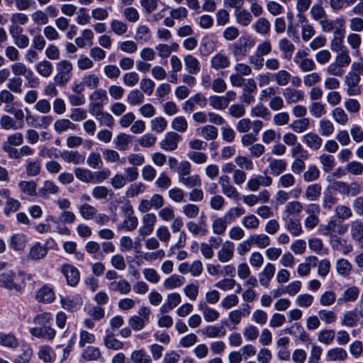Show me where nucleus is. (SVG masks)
Here are the masks:
<instances>
[{
    "label": "nucleus",
    "instance_id": "nucleus-24",
    "mask_svg": "<svg viewBox=\"0 0 363 363\" xmlns=\"http://www.w3.org/2000/svg\"><path fill=\"white\" fill-rule=\"evenodd\" d=\"M26 244L27 237L23 233L13 234L9 240V247L15 251H22Z\"/></svg>",
    "mask_w": 363,
    "mask_h": 363
},
{
    "label": "nucleus",
    "instance_id": "nucleus-4",
    "mask_svg": "<svg viewBox=\"0 0 363 363\" xmlns=\"http://www.w3.org/2000/svg\"><path fill=\"white\" fill-rule=\"evenodd\" d=\"M264 123L260 120H255L251 121V120L248 118H244L239 120L236 125V130L240 133H247L252 128V131L255 134H258V133L263 128Z\"/></svg>",
    "mask_w": 363,
    "mask_h": 363
},
{
    "label": "nucleus",
    "instance_id": "nucleus-22",
    "mask_svg": "<svg viewBox=\"0 0 363 363\" xmlns=\"http://www.w3.org/2000/svg\"><path fill=\"white\" fill-rule=\"evenodd\" d=\"M233 255L234 244L231 242H225L218 252V258L221 262L230 261L233 257Z\"/></svg>",
    "mask_w": 363,
    "mask_h": 363
},
{
    "label": "nucleus",
    "instance_id": "nucleus-7",
    "mask_svg": "<svg viewBox=\"0 0 363 363\" xmlns=\"http://www.w3.org/2000/svg\"><path fill=\"white\" fill-rule=\"evenodd\" d=\"M29 332L32 336L48 341H52L56 335V330L50 325L33 327Z\"/></svg>",
    "mask_w": 363,
    "mask_h": 363
},
{
    "label": "nucleus",
    "instance_id": "nucleus-25",
    "mask_svg": "<svg viewBox=\"0 0 363 363\" xmlns=\"http://www.w3.org/2000/svg\"><path fill=\"white\" fill-rule=\"evenodd\" d=\"M234 16L235 17L236 22L239 25L245 27L249 26L253 20L251 13L242 8L235 9L234 11Z\"/></svg>",
    "mask_w": 363,
    "mask_h": 363
},
{
    "label": "nucleus",
    "instance_id": "nucleus-8",
    "mask_svg": "<svg viewBox=\"0 0 363 363\" xmlns=\"http://www.w3.org/2000/svg\"><path fill=\"white\" fill-rule=\"evenodd\" d=\"M307 52L298 51L294 58V62L298 66L301 71L308 72L315 69V64L312 59L307 58Z\"/></svg>",
    "mask_w": 363,
    "mask_h": 363
},
{
    "label": "nucleus",
    "instance_id": "nucleus-57",
    "mask_svg": "<svg viewBox=\"0 0 363 363\" xmlns=\"http://www.w3.org/2000/svg\"><path fill=\"white\" fill-rule=\"evenodd\" d=\"M303 209V204L298 201L288 202L285 206L284 212L287 213V216L299 214Z\"/></svg>",
    "mask_w": 363,
    "mask_h": 363
},
{
    "label": "nucleus",
    "instance_id": "nucleus-9",
    "mask_svg": "<svg viewBox=\"0 0 363 363\" xmlns=\"http://www.w3.org/2000/svg\"><path fill=\"white\" fill-rule=\"evenodd\" d=\"M350 235L354 242L363 249V221L355 220L350 223Z\"/></svg>",
    "mask_w": 363,
    "mask_h": 363
},
{
    "label": "nucleus",
    "instance_id": "nucleus-59",
    "mask_svg": "<svg viewBox=\"0 0 363 363\" xmlns=\"http://www.w3.org/2000/svg\"><path fill=\"white\" fill-rule=\"evenodd\" d=\"M320 177V170L314 165L311 164L308 167L307 170L303 172V179L306 182H311L317 180Z\"/></svg>",
    "mask_w": 363,
    "mask_h": 363
},
{
    "label": "nucleus",
    "instance_id": "nucleus-3",
    "mask_svg": "<svg viewBox=\"0 0 363 363\" xmlns=\"http://www.w3.org/2000/svg\"><path fill=\"white\" fill-rule=\"evenodd\" d=\"M345 20L342 17L337 18L335 20L324 18L321 21L322 30L325 33L333 32V35L345 33Z\"/></svg>",
    "mask_w": 363,
    "mask_h": 363
},
{
    "label": "nucleus",
    "instance_id": "nucleus-58",
    "mask_svg": "<svg viewBox=\"0 0 363 363\" xmlns=\"http://www.w3.org/2000/svg\"><path fill=\"white\" fill-rule=\"evenodd\" d=\"M23 143V135L20 132H16L8 135L6 140L3 142L2 145L4 146H20Z\"/></svg>",
    "mask_w": 363,
    "mask_h": 363
},
{
    "label": "nucleus",
    "instance_id": "nucleus-5",
    "mask_svg": "<svg viewBox=\"0 0 363 363\" xmlns=\"http://www.w3.org/2000/svg\"><path fill=\"white\" fill-rule=\"evenodd\" d=\"M157 220V216L155 213H147L145 214L142 218V225L138 230L140 235L145 238L152 234Z\"/></svg>",
    "mask_w": 363,
    "mask_h": 363
},
{
    "label": "nucleus",
    "instance_id": "nucleus-19",
    "mask_svg": "<svg viewBox=\"0 0 363 363\" xmlns=\"http://www.w3.org/2000/svg\"><path fill=\"white\" fill-rule=\"evenodd\" d=\"M303 142L312 150H318L322 145L323 140L316 133H308L303 136Z\"/></svg>",
    "mask_w": 363,
    "mask_h": 363
},
{
    "label": "nucleus",
    "instance_id": "nucleus-23",
    "mask_svg": "<svg viewBox=\"0 0 363 363\" xmlns=\"http://www.w3.org/2000/svg\"><path fill=\"white\" fill-rule=\"evenodd\" d=\"M278 45L281 52L282 58L287 60H291L295 50L294 45L289 39L284 38L279 41Z\"/></svg>",
    "mask_w": 363,
    "mask_h": 363
},
{
    "label": "nucleus",
    "instance_id": "nucleus-48",
    "mask_svg": "<svg viewBox=\"0 0 363 363\" xmlns=\"http://www.w3.org/2000/svg\"><path fill=\"white\" fill-rule=\"evenodd\" d=\"M0 345L4 347L15 348L18 345V340L12 333H0Z\"/></svg>",
    "mask_w": 363,
    "mask_h": 363
},
{
    "label": "nucleus",
    "instance_id": "nucleus-47",
    "mask_svg": "<svg viewBox=\"0 0 363 363\" xmlns=\"http://www.w3.org/2000/svg\"><path fill=\"white\" fill-rule=\"evenodd\" d=\"M21 191L28 196H35L37 194V184L33 181H21L18 183Z\"/></svg>",
    "mask_w": 363,
    "mask_h": 363
},
{
    "label": "nucleus",
    "instance_id": "nucleus-18",
    "mask_svg": "<svg viewBox=\"0 0 363 363\" xmlns=\"http://www.w3.org/2000/svg\"><path fill=\"white\" fill-rule=\"evenodd\" d=\"M61 158L67 163L81 164L85 161V157L78 151L65 150L60 154Z\"/></svg>",
    "mask_w": 363,
    "mask_h": 363
},
{
    "label": "nucleus",
    "instance_id": "nucleus-60",
    "mask_svg": "<svg viewBox=\"0 0 363 363\" xmlns=\"http://www.w3.org/2000/svg\"><path fill=\"white\" fill-rule=\"evenodd\" d=\"M151 130L157 133H161L167 127V121L164 117H156L150 121Z\"/></svg>",
    "mask_w": 363,
    "mask_h": 363
},
{
    "label": "nucleus",
    "instance_id": "nucleus-45",
    "mask_svg": "<svg viewBox=\"0 0 363 363\" xmlns=\"http://www.w3.org/2000/svg\"><path fill=\"white\" fill-rule=\"evenodd\" d=\"M123 222L118 226V229H125L127 231H133L138 225V219L134 215L124 216Z\"/></svg>",
    "mask_w": 363,
    "mask_h": 363
},
{
    "label": "nucleus",
    "instance_id": "nucleus-21",
    "mask_svg": "<svg viewBox=\"0 0 363 363\" xmlns=\"http://www.w3.org/2000/svg\"><path fill=\"white\" fill-rule=\"evenodd\" d=\"M48 254V247L36 242L30 248L28 252V258L32 260L43 259Z\"/></svg>",
    "mask_w": 363,
    "mask_h": 363
},
{
    "label": "nucleus",
    "instance_id": "nucleus-28",
    "mask_svg": "<svg viewBox=\"0 0 363 363\" xmlns=\"http://www.w3.org/2000/svg\"><path fill=\"white\" fill-rule=\"evenodd\" d=\"M269 162V169L270 170V174L274 176H279L286 169L287 162L285 160L270 159Z\"/></svg>",
    "mask_w": 363,
    "mask_h": 363
},
{
    "label": "nucleus",
    "instance_id": "nucleus-16",
    "mask_svg": "<svg viewBox=\"0 0 363 363\" xmlns=\"http://www.w3.org/2000/svg\"><path fill=\"white\" fill-rule=\"evenodd\" d=\"M182 301V297L178 293L168 294L166 302L163 303L160 311L162 313H167L178 306Z\"/></svg>",
    "mask_w": 363,
    "mask_h": 363
},
{
    "label": "nucleus",
    "instance_id": "nucleus-26",
    "mask_svg": "<svg viewBox=\"0 0 363 363\" xmlns=\"http://www.w3.org/2000/svg\"><path fill=\"white\" fill-rule=\"evenodd\" d=\"M359 294V289L355 286H350L345 289L342 295L337 299V303L341 305L347 302H354Z\"/></svg>",
    "mask_w": 363,
    "mask_h": 363
},
{
    "label": "nucleus",
    "instance_id": "nucleus-49",
    "mask_svg": "<svg viewBox=\"0 0 363 363\" xmlns=\"http://www.w3.org/2000/svg\"><path fill=\"white\" fill-rule=\"evenodd\" d=\"M179 182L187 188L199 187L201 185V179L199 174L191 175L189 174L188 176L182 178V180Z\"/></svg>",
    "mask_w": 363,
    "mask_h": 363
},
{
    "label": "nucleus",
    "instance_id": "nucleus-52",
    "mask_svg": "<svg viewBox=\"0 0 363 363\" xmlns=\"http://www.w3.org/2000/svg\"><path fill=\"white\" fill-rule=\"evenodd\" d=\"M345 37V33H339L337 35H333V38L330 41V49L335 52H340L343 51L344 50H348L343 45V40Z\"/></svg>",
    "mask_w": 363,
    "mask_h": 363
},
{
    "label": "nucleus",
    "instance_id": "nucleus-27",
    "mask_svg": "<svg viewBox=\"0 0 363 363\" xmlns=\"http://www.w3.org/2000/svg\"><path fill=\"white\" fill-rule=\"evenodd\" d=\"M130 360L133 363H153L151 355L144 348L133 350Z\"/></svg>",
    "mask_w": 363,
    "mask_h": 363
},
{
    "label": "nucleus",
    "instance_id": "nucleus-39",
    "mask_svg": "<svg viewBox=\"0 0 363 363\" xmlns=\"http://www.w3.org/2000/svg\"><path fill=\"white\" fill-rule=\"evenodd\" d=\"M53 127L55 132L58 134H61L69 129L72 130L76 129V125L66 118L57 119L55 122Z\"/></svg>",
    "mask_w": 363,
    "mask_h": 363
},
{
    "label": "nucleus",
    "instance_id": "nucleus-35",
    "mask_svg": "<svg viewBox=\"0 0 363 363\" xmlns=\"http://www.w3.org/2000/svg\"><path fill=\"white\" fill-rule=\"evenodd\" d=\"M38 356L40 359L45 363L54 362L55 354L52 348L49 345H42L39 347Z\"/></svg>",
    "mask_w": 363,
    "mask_h": 363
},
{
    "label": "nucleus",
    "instance_id": "nucleus-56",
    "mask_svg": "<svg viewBox=\"0 0 363 363\" xmlns=\"http://www.w3.org/2000/svg\"><path fill=\"white\" fill-rule=\"evenodd\" d=\"M242 225L247 230H255L259 226V218L253 214L245 216L242 219Z\"/></svg>",
    "mask_w": 363,
    "mask_h": 363
},
{
    "label": "nucleus",
    "instance_id": "nucleus-30",
    "mask_svg": "<svg viewBox=\"0 0 363 363\" xmlns=\"http://www.w3.org/2000/svg\"><path fill=\"white\" fill-rule=\"evenodd\" d=\"M274 265L271 263L267 264L262 272L259 274L260 284L264 287H268L269 286L270 280L274 275Z\"/></svg>",
    "mask_w": 363,
    "mask_h": 363
},
{
    "label": "nucleus",
    "instance_id": "nucleus-42",
    "mask_svg": "<svg viewBox=\"0 0 363 363\" xmlns=\"http://www.w3.org/2000/svg\"><path fill=\"white\" fill-rule=\"evenodd\" d=\"M184 277L173 274L164 280L163 286L166 289H173L182 286L184 283Z\"/></svg>",
    "mask_w": 363,
    "mask_h": 363
},
{
    "label": "nucleus",
    "instance_id": "nucleus-17",
    "mask_svg": "<svg viewBox=\"0 0 363 363\" xmlns=\"http://www.w3.org/2000/svg\"><path fill=\"white\" fill-rule=\"evenodd\" d=\"M108 287L109 290L123 295L129 294L131 290L130 284L125 279L113 281L108 284Z\"/></svg>",
    "mask_w": 363,
    "mask_h": 363
},
{
    "label": "nucleus",
    "instance_id": "nucleus-29",
    "mask_svg": "<svg viewBox=\"0 0 363 363\" xmlns=\"http://www.w3.org/2000/svg\"><path fill=\"white\" fill-rule=\"evenodd\" d=\"M198 308L202 311L203 318L206 322H213L218 319L220 313L218 311L208 306L205 302H200Z\"/></svg>",
    "mask_w": 363,
    "mask_h": 363
},
{
    "label": "nucleus",
    "instance_id": "nucleus-62",
    "mask_svg": "<svg viewBox=\"0 0 363 363\" xmlns=\"http://www.w3.org/2000/svg\"><path fill=\"white\" fill-rule=\"evenodd\" d=\"M257 33L266 35L271 28L270 22L265 18H259L253 26Z\"/></svg>",
    "mask_w": 363,
    "mask_h": 363
},
{
    "label": "nucleus",
    "instance_id": "nucleus-32",
    "mask_svg": "<svg viewBox=\"0 0 363 363\" xmlns=\"http://www.w3.org/2000/svg\"><path fill=\"white\" fill-rule=\"evenodd\" d=\"M184 65L189 74H196L201 70V64L199 60L192 55H187L184 58Z\"/></svg>",
    "mask_w": 363,
    "mask_h": 363
},
{
    "label": "nucleus",
    "instance_id": "nucleus-37",
    "mask_svg": "<svg viewBox=\"0 0 363 363\" xmlns=\"http://www.w3.org/2000/svg\"><path fill=\"white\" fill-rule=\"evenodd\" d=\"M131 142V136L125 133L118 134L113 140L115 147L119 151H125Z\"/></svg>",
    "mask_w": 363,
    "mask_h": 363
},
{
    "label": "nucleus",
    "instance_id": "nucleus-41",
    "mask_svg": "<svg viewBox=\"0 0 363 363\" xmlns=\"http://www.w3.org/2000/svg\"><path fill=\"white\" fill-rule=\"evenodd\" d=\"M107 334L104 337V345L105 346L110 350H119L123 348V343L116 339L113 334L109 333L108 330L106 331Z\"/></svg>",
    "mask_w": 363,
    "mask_h": 363
},
{
    "label": "nucleus",
    "instance_id": "nucleus-12",
    "mask_svg": "<svg viewBox=\"0 0 363 363\" xmlns=\"http://www.w3.org/2000/svg\"><path fill=\"white\" fill-rule=\"evenodd\" d=\"M61 272L66 277L67 284L71 286H75L79 281V270L71 264H65L61 268Z\"/></svg>",
    "mask_w": 363,
    "mask_h": 363
},
{
    "label": "nucleus",
    "instance_id": "nucleus-33",
    "mask_svg": "<svg viewBox=\"0 0 363 363\" xmlns=\"http://www.w3.org/2000/svg\"><path fill=\"white\" fill-rule=\"evenodd\" d=\"M230 64L229 58L222 53L215 55L211 60V67L216 70L225 69L230 66Z\"/></svg>",
    "mask_w": 363,
    "mask_h": 363
},
{
    "label": "nucleus",
    "instance_id": "nucleus-15",
    "mask_svg": "<svg viewBox=\"0 0 363 363\" xmlns=\"http://www.w3.org/2000/svg\"><path fill=\"white\" fill-rule=\"evenodd\" d=\"M35 298L40 303H51L55 299V294L52 288L44 285L37 291Z\"/></svg>",
    "mask_w": 363,
    "mask_h": 363
},
{
    "label": "nucleus",
    "instance_id": "nucleus-6",
    "mask_svg": "<svg viewBox=\"0 0 363 363\" xmlns=\"http://www.w3.org/2000/svg\"><path fill=\"white\" fill-rule=\"evenodd\" d=\"M182 136L177 133L171 131L165 134L163 140L160 143V147L167 152H172L178 147V143Z\"/></svg>",
    "mask_w": 363,
    "mask_h": 363
},
{
    "label": "nucleus",
    "instance_id": "nucleus-10",
    "mask_svg": "<svg viewBox=\"0 0 363 363\" xmlns=\"http://www.w3.org/2000/svg\"><path fill=\"white\" fill-rule=\"evenodd\" d=\"M60 304L65 310L74 312L77 311L82 305V298L78 295L61 296Z\"/></svg>",
    "mask_w": 363,
    "mask_h": 363
},
{
    "label": "nucleus",
    "instance_id": "nucleus-13",
    "mask_svg": "<svg viewBox=\"0 0 363 363\" xmlns=\"http://www.w3.org/2000/svg\"><path fill=\"white\" fill-rule=\"evenodd\" d=\"M15 276V273L12 271L0 274V287L19 291L21 287L14 281Z\"/></svg>",
    "mask_w": 363,
    "mask_h": 363
},
{
    "label": "nucleus",
    "instance_id": "nucleus-51",
    "mask_svg": "<svg viewBox=\"0 0 363 363\" xmlns=\"http://www.w3.org/2000/svg\"><path fill=\"white\" fill-rule=\"evenodd\" d=\"M245 210L241 206H235L230 208L223 216L229 224L234 222L238 218L243 216Z\"/></svg>",
    "mask_w": 363,
    "mask_h": 363
},
{
    "label": "nucleus",
    "instance_id": "nucleus-31",
    "mask_svg": "<svg viewBox=\"0 0 363 363\" xmlns=\"http://www.w3.org/2000/svg\"><path fill=\"white\" fill-rule=\"evenodd\" d=\"M134 38L138 43H147L152 38L151 30L147 26L140 25L136 29Z\"/></svg>",
    "mask_w": 363,
    "mask_h": 363
},
{
    "label": "nucleus",
    "instance_id": "nucleus-63",
    "mask_svg": "<svg viewBox=\"0 0 363 363\" xmlns=\"http://www.w3.org/2000/svg\"><path fill=\"white\" fill-rule=\"evenodd\" d=\"M332 116L337 123L342 125H345L349 121L347 114L340 107H337L333 110Z\"/></svg>",
    "mask_w": 363,
    "mask_h": 363
},
{
    "label": "nucleus",
    "instance_id": "nucleus-11",
    "mask_svg": "<svg viewBox=\"0 0 363 363\" xmlns=\"http://www.w3.org/2000/svg\"><path fill=\"white\" fill-rule=\"evenodd\" d=\"M272 184V179L267 175H257L250 179L247 183V187L250 191H256L260 186H269Z\"/></svg>",
    "mask_w": 363,
    "mask_h": 363
},
{
    "label": "nucleus",
    "instance_id": "nucleus-38",
    "mask_svg": "<svg viewBox=\"0 0 363 363\" xmlns=\"http://www.w3.org/2000/svg\"><path fill=\"white\" fill-rule=\"evenodd\" d=\"M326 357L328 361H344L347 358V353L343 348L335 347L329 350Z\"/></svg>",
    "mask_w": 363,
    "mask_h": 363
},
{
    "label": "nucleus",
    "instance_id": "nucleus-53",
    "mask_svg": "<svg viewBox=\"0 0 363 363\" xmlns=\"http://www.w3.org/2000/svg\"><path fill=\"white\" fill-rule=\"evenodd\" d=\"M0 125L1 128L4 130H17L18 128H22L23 123H21L19 125H17L16 123L15 122L14 119L8 116V115H4L0 118Z\"/></svg>",
    "mask_w": 363,
    "mask_h": 363
},
{
    "label": "nucleus",
    "instance_id": "nucleus-46",
    "mask_svg": "<svg viewBox=\"0 0 363 363\" xmlns=\"http://www.w3.org/2000/svg\"><path fill=\"white\" fill-rule=\"evenodd\" d=\"M75 177L81 182L93 183V172L88 169L77 167L74 170Z\"/></svg>",
    "mask_w": 363,
    "mask_h": 363
},
{
    "label": "nucleus",
    "instance_id": "nucleus-64",
    "mask_svg": "<svg viewBox=\"0 0 363 363\" xmlns=\"http://www.w3.org/2000/svg\"><path fill=\"white\" fill-rule=\"evenodd\" d=\"M79 211L83 218L90 220L96 215L97 210L90 204L84 203L79 206Z\"/></svg>",
    "mask_w": 363,
    "mask_h": 363
},
{
    "label": "nucleus",
    "instance_id": "nucleus-36",
    "mask_svg": "<svg viewBox=\"0 0 363 363\" xmlns=\"http://www.w3.org/2000/svg\"><path fill=\"white\" fill-rule=\"evenodd\" d=\"M322 191V186L319 184L308 185L305 191V198L310 201H317Z\"/></svg>",
    "mask_w": 363,
    "mask_h": 363
},
{
    "label": "nucleus",
    "instance_id": "nucleus-40",
    "mask_svg": "<svg viewBox=\"0 0 363 363\" xmlns=\"http://www.w3.org/2000/svg\"><path fill=\"white\" fill-rule=\"evenodd\" d=\"M35 69L41 77L48 78L52 73L53 66L50 61L44 60L35 65Z\"/></svg>",
    "mask_w": 363,
    "mask_h": 363
},
{
    "label": "nucleus",
    "instance_id": "nucleus-61",
    "mask_svg": "<svg viewBox=\"0 0 363 363\" xmlns=\"http://www.w3.org/2000/svg\"><path fill=\"white\" fill-rule=\"evenodd\" d=\"M101 356L98 347L93 346L87 347L83 352L82 357L86 361H94L99 359Z\"/></svg>",
    "mask_w": 363,
    "mask_h": 363
},
{
    "label": "nucleus",
    "instance_id": "nucleus-55",
    "mask_svg": "<svg viewBox=\"0 0 363 363\" xmlns=\"http://www.w3.org/2000/svg\"><path fill=\"white\" fill-rule=\"evenodd\" d=\"M250 114L252 116L262 118L264 120H269L271 118L270 111L262 104H258L252 107Z\"/></svg>",
    "mask_w": 363,
    "mask_h": 363
},
{
    "label": "nucleus",
    "instance_id": "nucleus-43",
    "mask_svg": "<svg viewBox=\"0 0 363 363\" xmlns=\"http://www.w3.org/2000/svg\"><path fill=\"white\" fill-rule=\"evenodd\" d=\"M58 191L59 187L53 182L47 180L39 189V195L42 198H48L50 194H56Z\"/></svg>",
    "mask_w": 363,
    "mask_h": 363
},
{
    "label": "nucleus",
    "instance_id": "nucleus-54",
    "mask_svg": "<svg viewBox=\"0 0 363 363\" xmlns=\"http://www.w3.org/2000/svg\"><path fill=\"white\" fill-rule=\"evenodd\" d=\"M144 94L138 89H133L127 96V101L131 106H137L143 103Z\"/></svg>",
    "mask_w": 363,
    "mask_h": 363
},
{
    "label": "nucleus",
    "instance_id": "nucleus-2",
    "mask_svg": "<svg viewBox=\"0 0 363 363\" xmlns=\"http://www.w3.org/2000/svg\"><path fill=\"white\" fill-rule=\"evenodd\" d=\"M150 309L143 306L138 310V315H133L128 320L131 328L135 331L142 330L150 322Z\"/></svg>",
    "mask_w": 363,
    "mask_h": 363
},
{
    "label": "nucleus",
    "instance_id": "nucleus-14",
    "mask_svg": "<svg viewBox=\"0 0 363 363\" xmlns=\"http://www.w3.org/2000/svg\"><path fill=\"white\" fill-rule=\"evenodd\" d=\"M283 96L286 103L289 105L303 101L305 95L302 90L287 87L283 90Z\"/></svg>",
    "mask_w": 363,
    "mask_h": 363
},
{
    "label": "nucleus",
    "instance_id": "nucleus-20",
    "mask_svg": "<svg viewBox=\"0 0 363 363\" xmlns=\"http://www.w3.org/2000/svg\"><path fill=\"white\" fill-rule=\"evenodd\" d=\"M285 228L294 236H299L303 233L301 223L298 219L286 216L285 218Z\"/></svg>",
    "mask_w": 363,
    "mask_h": 363
},
{
    "label": "nucleus",
    "instance_id": "nucleus-34",
    "mask_svg": "<svg viewBox=\"0 0 363 363\" xmlns=\"http://www.w3.org/2000/svg\"><path fill=\"white\" fill-rule=\"evenodd\" d=\"M198 134L207 140H216L218 135V130L212 125H206L196 130Z\"/></svg>",
    "mask_w": 363,
    "mask_h": 363
},
{
    "label": "nucleus",
    "instance_id": "nucleus-1",
    "mask_svg": "<svg viewBox=\"0 0 363 363\" xmlns=\"http://www.w3.org/2000/svg\"><path fill=\"white\" fill-rule=\"evenodd\" d=\"M56 68L54 81L57 86L64 87L72 78V65L69 61L64 60L57 64Z\"/></svg>",
    "mask_w": 363,
    "mask_h": 363
},
{
    "label": "nucleus",
    "instance_id": "nucleus-50",
    "mask_svg": "<svg viewBox=\"0 0 363 363\" xmlns=\"http://www.w3.org/2000/svg\"><path fill=\"white\" fill-rule=\"evenodd\" d=\"M228 225L229 223L224 216L217 218L212 223L213 232L218 235H223L225 232Z\"/></svg>",
    "mask_w": 363,
    "mask_h": 363
},
{
    "label": "nucleus",
    "instance_id": "nucleus-44",
    "mask_svg": "<svg viewBox=\"0 0 363 363\" xmlns=\"http://www.w3.org/2000/svg\"><path fill=\"white\" fill-rule=\"evenodd\" d=\"M310 119L308 118H303L294 121L289 127L297 133L305 132L309 128Z\"/></svg>",
    "mask_w": 363,
    "mask_h": 363
}]
</instances>
